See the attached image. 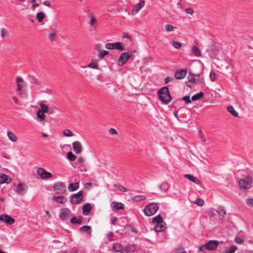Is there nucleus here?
<instances>
[{"label": "nucleus", "instance_id": "obj_1", "mask_svg": "<svg viewBox=\"0 0 253 253\" xmlns=\"http://www.w3.org/2000/svg\"><path fill=\"white\" fill-rule=\"evenodd\" d=\"M160 100L166 104L169 103L171 100L169 91L168 87H164L158 91Z\"/></svg>", "mask_w": 253, "mask_h": 253}, {"label": "nucleus", "instance_id": "obj_2", "mask_svg": "<svg viewBox=\"0 0 253 253\" xmlns=\"http://www.w3.org/2000/svg\"><path fill=\"white\" fill-rule=\"evenodd\" d=\"M158 210V205L155 203H151L145 207L144 212L146 216H150L154 215Z\"/></svg>", "mask_w": 253, "mask_h": 253}, {"label": "nucleus", "instance_id": "obj_3", "mask_svg": "<svg viewBox=\"0 0 253 253\" xmlns=\"http://www.w3.org/2000/svg\"><path fill=\"white\" fill-rule=\"evenodd\" d=\"M239 185L241 189H247L252 187V179L250 176H247L241 179L239 181Z\"/></svg>", "mask_w": 253, "mask_h": 253}, {"label": "nucleus", "instance_id": "obj_4", "mask_svg": "<svg viewBox=\"0 0 253 253\" xmlns=\"http://www.w3.org/2000/svg\"><path fill=\"white\" fill-rule=\"evenodd\" d=\"M53 190L57 194H63L66 192V186L63 183L57 182L54 184Z\"/></svg>", "mask_w": 253, "mask_h": 253}, {"label": "nucleus", "instance_id": "obj_5", "mask_svg": "<svg viewBox=\"0 0 253 253\" xmlns=\"http://www.w3.org/2000/svg\"><path fill=\"white\" fill-rule=\"evenodd\" d=\"M131 55V52L129 53L128 52H126L122 53L117 61L118 66L121 67L125 65Z\"/></svg>", "mask_w": 253, "mask_h": 253}, {"label": "nucleus", "instance_id": "obj_6", "mask_svg": "<svg viewBox=\"0 0 253 253\" xmlns=\"http://www.w3.org/2000/svg\"><path fill=\"white\" fill-rule=\"evenodd\" d=\"M219 245L217 240H210L204 245L205 249L208 251L215 250Z\"/></svg>", "mask_w": 253, "mask_h": 253}, {"label": "nucleus", "instance_id": "obj_7", "mask_svg": "<svg viewBox=\"0 0 253 253\" xmlns=\"http://www.w3.org/2000/svg\"><path fill=\"white\" fill-rule=\"evenodd\" d=\"M105 47L108 49H116L121 51L125 50V47L123 46L122 43L120 42L107 43L106 44Z\"/></svg>", "mask_w": 253, "mask_h": 253}, {"label": "nucleus", "instance_id": "obj_8", "mask_svg": "<svg viewBox=\"0 0 253 253\" xmlns=\"http://www.w3.org/2000/svg\"><path fill=\"white\" fill-rule=\"evenodd\" d=\"M83 195L82 191H79L76 194H74L71 197L70 201L72 204H78L83 199Z\"/></svg>", "mask_w": 253, "mask_h": 253}, {"label": "nucleus", "instance_id": "obj_9", "mask_svg": "<svg viewBox=\"0 0 253 253\" xmlns=\"http://www.w3.org/2000/svg\"><path fill=\"white\" fill-rule=\"evenodd\" d=\"M38 174L43 179H47L52 177V174L46 171L44 169L40 168L37 170Z\"/></svg>", "mask_w": 253, "mask_h": 253}, {"label": "nucleus", "instance_id": "obj_10", "mask_svg": "<svg viewBox=\"0 0 253 253\" xmlns=\"http://www.w3.org/2000/svg\"><path fill=\"white\" fill-rule=\"evenodd\" d=\"M0 220L7 225H12L15 222V219L13 218L6 214L0 215Z\"/></svg>", "mask_w": 253, "mask_h": 253}, {"label": "nucleus", "instance_id": "obj_11", "mask_svg": "<svg viewBox=\"0 0 253 253\" xmlns=\"http://www.w3.org/2000/svg\"><path fill=\"white\" fill-rule=\"evenodd\" d=\"M71 214V211L68 208L62 209L60 214V218L63 221L67 220L69 219Z\"/></svg>", "mask_w": 253, "mask_h": 253}, {"label": "nucleus", "instance_id": "obj_12", "mask_svg": "<svg viewBox=\"0 0 253 253\" xmlns=\"http://www.w3.org/2000/svg\"><path fill=\"white\" fill-rule=\"evenodd\" d=\"M27 188V186L25 183L20 182L16 185V190L15 191L19 194L23 195L26 193Z\"/></svg>", "mask_w": 253, "mask_h": 253}, {"label": "nucleus", "instance_id": "obj_13", "mask_svg": "<svg viewBox=\"0 0 253 253\" xmlns=\"http://www.w3.org/2000/svg\"><path fill=\"white\" fill-rule=\"evenodd\" d=\"M187 71L186 69H182L175 72L174 74L175 78L178 80L184 79L187 75Z\"/></svg>", "mask_w": 253, "mask_h": 253}, {"label": "nucleus", "instance_id": "obj_14", "mask_svg": "<svg viewBox=\"0 0 253 253\" xmlns=\"http://www.w3.org/2000/svg\"><path fill=\"white\" fill-rule=\"evenodd\" d=\"M184 177L188 180H190L191 181L193 182V183L201 186H202V182L200 180H199V179L194 176L193 175L189 174H185L184 175Z\"/></svg>", "mask_w": 253, "mask_h": 253}, {"label": "nucleus", "instance_id": "obj_15", "mask_svg": "<svg viewBox=\"0 0 253 253\" xmlns=\"http://www.w3.org/2000/svg\"><path fill=\"white\" fill-rule=\"evenodd\" d=\"M41 110L44 113L52 114L54 112V109L51 107H49L47 105L43 103L40 104Z\"/></svg>", "mask_w": 253, "mask_h": 253}, {"label": "nucleus", "instance_id": "obj_16", "mask_svg": "<svg viewBox=\"0 0 253 253\" xmlns=\"http://www.w3.org/2000/svg\"><path fill=\"white\" fill-rule=\"evenodd\" d=\"M12 181V179L10 176L4 174L0 173V183H10Z\"/></svg>", "mask_w": 253, "mask_h": 253}, {"label": "nucleus", "instance_id": "obj_17", "mask_svg": "<svg viewBox=\"0 0 253 253\" xmlns=\"http://www.w3.org/2000/svg\"><path fill=\"white\" fill-rule=\"evenodd\" d=\"M82 146L79 141H75L73 143V149L77 154H80L82 151Z\"/></svg>", "mask_w": 253, "mask_h": 253}, {"label": "nucleus", "instance_id": "obj_18", "mask_svg": "<svg viewBox=\"0 0 253 253\" xmlns=\"http://www.w3.org/2000/svg\"><path fill=\"white\" fill-rule=\"evenodd\" d=\"M16 81L17 83V91L19 92L18 94H21V91L22 89V88L24 84V81L22 78L19 77H17L16 78Z\"/></svg>", "mask_w": 253, "mask_h": 253}, {"label": "nucleus", "instance_id": "obj_19", "mask_svg": "<svg viewBox=\"0 0 253 253\" xmlns=\"http://www.w3.org/2000/svg\"><path fill=\"white\" fill-rule=\"evenodd\" d=\"M83 213L84 215H88L91 210H92V207L89 203H86L82 207Z\"/></svg>", "mask_w": 253, "mask_h": 253}, {"label": "nucleus", "instance_id": "obj_20", "mask_svg": "<svg viewBox=\"0 0 253 253\" xmlns=\"http://www.w3.org/2000/svg\"><path fill=\"white\" fill-rule=\"evenodd\" d=\"M145 1L144 0H141L138 4L136 5L135 7L133 8L132 10V13L133 14H136L144 6Z\"/></svg>", "mask_w": 253, "mask_h": 253}, {"label": "nucleus", "instance_id": "obj_21", "mask_svg": "<svg viewBox=\"0 0 253 253\" xmlns=\"http://www.w3.org/2000/svg\"><path fill=\"white\" fill-rule=\"evenodd\" d=\"M111 207L112 209H115L117 210H123L125 208V205L123 203L115 202L111 204Z\"/></svg>", "mask_w": 253, "mask_h": 253}, {"label": "nucleus", "instance_id": "obj_22", "mask_svg": "<svg viewBox=\"0 0 253 253\" xmlns=\"http://www.w3.org/2000/svg\"><path fill=\"white\" fill-rule=\"evenodd\" d=\"M37 120L40 122H43L46 118L44 113L40 109L37 112Z\"/></svg>", "mask_w": 253, "mask_h": 253}, {"label": "nucleus", "instance_id": "obj_23", "mask_svg": "<svg viewBox=\"0 0 253 253\" xmlns=\"http://www.w3.org/2000/svg\"><path fill=\"white\" fill-rule=\"evenodd\" d=\"M167 228L166 223L164 222L161 224H157L154 230L157 232H160L164 231Z\"/></svg>", "mask_w": 253, "mask_h": 253}, {"label": "nucleus", "instance_id": "obj_24", "mask_svg": "<svg viewBox=\"0 0 253 253\" xmlns=\"http://www.w3.org/2000/svg\"><path fill=\"white\" fill-rule=\"evenodd\" d=\"M52 200L53 201L60 203L61 204H64L66 202L67 199L66 198L64 197V196H53L52 198Z\"/></svg>", "mask_w": 253, "mask_h": 253}, {"label": "nucleus", "instance_id": "obj_25", "mask_svg": "<svg viewBox=\"0 0 253 253\" xmlns=\"http://www.w3.org/2000/svg\"><path fill=\"white\" fill-rule=\"evenodd\" d=\"M79 188V183L74 182L70 183L68 186V190L70 192H73L78 189Z\"/></svg>", "mask_w": 253, "mask_h": 253}, {"label": "nucleus", "instance_id": "obj_26", "mask_svg": "<svg viewBox=\"0 0 253 253\" xmlns=\"http://www.w3.org/2000/svg\"><path fill=\"white\" fill-rule=\"evenodd\" d=\"M83 222V217L79 216L78 217H73L71 219V222L73 224H81Z\"/></svg>", "mask_w": 253, "mask_h": 253}, {"label": "nucleus", "instance_id": "obj_27", "mask_svg": "<svg viewBox=\"0 0 253 253\" xmlns=\"http://www.w3.org/2000/svg\"><path fill=\"white\" fill-rule=\"evenodd\" d=\"M152 222L154 223L161 224L164 223L163 221V218L160 214L153 218Z\"/></svg>", "mask_w": 253, "mask_h": 253}, {"label": "nucleus", "instance_id": "obj_28", "mask_svg": "<svg viewBox=\"0 0 253 253\" xmlns=\"http://www.w3.org/2000/svg\"><path fill=\"white\" fill-rule=\"evenodd\" d=\"M227 111L234 117H238V113L236 111L234 107L232 105L227 107Z\"/></svg>", "mask_w": 253, "mask_h": 253}, {"label": "nucleus", "instance_id": "obj_29", "mask_svg": "<svg viewBox=\"0 0 253 253\" xmlns=\"http://www.w3.org/2000/svg\"><path fill=\"white\" fill-rule=\"evenodd\" d=\"M192 52L193 54L197 57H200L201 56V52L199 47L196 45L193 46Z\"/></svg>", "mask_w": 253, "mask_h": 253}, {"label": "nucleus", "instance_id": "obj_30", "mask_svg": "<svg viewBox=\"0 0 253 253\" xmlns=\"http://www.w3.org/2000/svg\"><path fill=\"white\" fill-rule=\"evenodd\" d=\"M123 249V246L119 243H115L113 247V250L115 252H121Z\"/></svg>", "mask_w": 253, "mask_h": 253}, {"label": "nucleus", "instance_id": "obj_31", "mask_svg": "<svg viewBox=\"0 0 253 253\" xmlns=\"http://www.w3.org/2000/svg\"><path fill=\"white\" fill-rule=\"evenodd\" d=\"M237 249V247L236 246H231L226 249L223 253H234Z\"/></svg>", "mask_w": 253, "mask_h": 253}, {"label": "nucleus", "instance_id": "obj_32", "mask_svg": "<svg viewBox=\"0 0 253 253\" xmlns=\"http://www.w3.org/2000/svg\"><path fill=\"white\" fill-rule=\"evenodd\" d=\"M204 93L203 92H200L197 94L194 95L192 97V101H197L201 99L202 97L204 96Z\"/></svg>", "mask_w": 253, "mask_h": 253}, {"label": "nucleus", "instance_id": "obj_33", "mask_svg": "<svg viewBox=\"0 0 253 253\" xmlns=\"http://www.w3.org/2000/svg\"><path fill=\"white\" fill-rule=\"evenodd\" d=\"M45 17V14L42 11L38 12L36 16V17L39 22H42L43 19H44Z\"/></svg>", "mask_w": 253, "mask_h": 253}, {"label": "nucleus", "instance_id": "obj_34", "mask_svg": "<svg viewBox=\"0 0 253 253\" xmlns=\"http://www.w3.org/2000/svg\"><path fill=\"white\" fill-rule=\"evenodd\" d=\"M7 136L9 139L12 142H15L17 141L16 136L13 132H8L7 133Z\"/></svg>", "mask_w": 253, "mask_h": 253}, {"label": "nucleus", "instance_id": "obj_35", "mask_svg": "<svg viewBox=\"0 0 253 253\" xmlns=\"http://www.w3.org/2000/svg\"><path fill=\"white\" fill-rule=\"evenodd\" d=\"M146 199V197L144 195H138L135 196L132 198V200L134 202H140L142 200H144Z\"/></svg>", "mask_w": 253, "mask_h": 253}, {"label": "nucleus", "instance_id": "obj_36", "mask_svg": "<svg viewBox=\"0 0 253 253\" xmlns=\"http://www.w3.org/2000/svg\"><path fill=\"white\" fill-rule=\"evenodd\" d=\"M80 232H88L89 233H91V227L88 225H85L81 227L80 228Z\"/></svg>", "mask_w": 253, "mask_h": 253}, {"label": "nucleus", "instance_id": "obj_37", "mask_svg": "<svg viewBox=\"0 0 253 253\" xmlns=\"http://www.w3.org/2000/svg\"><path fill=\"white\" fill-rule=\"evenodd\" d=\"M217 212L218 214L220 216H224L226 214V211H225L224 208L222 206L219 207L217 210Z\"/></svg>", "mask_w": 253, "mask_h": 253}, {"label": "nucleus", "instance_id": "obj_38", "mask_svg": "<svg viewBox=\"0 0 253 253\" xmlns=\"http://www.w3.org/2000/svg\"><path fill=\"white\" fill-rule=\"evenodd\" d=\"M87 67L92 69H98V65L97 62L92 61L90 62L87 66H84V68H85Z\"/></svg>", "mask_w": 253, "mask_h": 253}, {"label": "nucleus", "instance_id": "obj_39", "mask_svg": "<svg viewBox=\"0 0 253 253\" xmlns=\"http://www.w3.org/2000/svg\"><path fill=\"white\" fill-rule=\"evenodd\" d=\"M67 158L71 161H74L76 159V156L72 152H69L67 154Z\"/></svg>", "mask_w": 253, "mask_h": 253}, {"label": "nucleus", "instance_id": "obj_40", "mask_svg": "<svg viewBox=\"0 0 253 253\" xmlns=\"http://www.w3.org/2000/svg\"><path fill=\"white\" fill-rule=\"evenodd\" d=\"M88 17L90 18V20L89 22V24L92 27H95V23L96 22V19L95 17L91 16L90 15H88Z\"/></svg>", "mask_w": 253, "mask_h": 253}, {"label": "nucleus", "instance_id": "obj_41", "mask_svg": "<svg viewBox=\"0 0 253 253\" xmlns=\"http://www.w3.org/2000/svg\"><path fill=\"white\" fill-rule=\"evenodd\" d=\"M0 36L2 38H4L8 34L7 31L4 28H1L0 30Z\"/></svg>", "mask_w": 253, "mask_h": 253}, {"label": "nucleus", "instance_id": "obj_42", "mask_svg": "<svg viewBox=\"0 0 253 253\" xmlns=\"http://www.w3.org/2000/svg\"><path fill=\"white\" fill-rule=\"evenodd\" d=\"M109 54V51L107 50H103L101 51L100 53L98 54V57L100 59H102L103 57Z\"/></svg>", "mask_w": 253, "mask_h": 253}, {"label": "nucleus", "instance_id": "obj_43", "mask_svg": "<svg viewBox=\"0 0 253 253\" xmlns=\"http://www.w3.org/2000/svg\"><path fill=\"white\" fill-rule=\"evenodd\" d=\"M194 203L198 206H203L204 205V201L203 199L198 198L194 202Z\"/></svg>", "mask_w": 253, "mask_h": 253}, {"label": "nucleus", "instance_id": "obj_44", "mask_svg": "<svg viewBox=\"0 0 253 253\" xmlns=\"http://www.w3.org/2000/svg\"><path fill=\"white\" fill-rule=\"evenodd\" d=\"M64 135L67 137H71L73 136V133L70 130L68 129H65L63 132Z\"/></svg>", "mask_w": 253, "mask_h": 253}, {"label": "nucleus", "instance_id": "obj_45", "mask_svg": "<svg viewBox=\"0 0 253 253\" xmlns=\"http://www.w3.org/2000/svg\"><path fill=\"white\" fill-rule=\"evenodd\" d=\"M188 78V80H189V82L192 83H196V79H195V76H194V75L191 74L190 73H189Z\"/></svg>", "mask_w": 253, "mask_h": 253}, {"label": "nucleus", "instance_id": "obj_46", "mask_svg": "<svg viewBox=\"0 0 253 253\" xmlns=\"http://www.w3.org/2000/svg\"><path fill=\"white\" fill-rule=\"evenodd\" d=\"M173 29H174V27L172 25L167 24L165 26V30L167 32H171L173 30Z\"/></svg>", "mask_w": 253, "mask_h": 253}, {"label": "nucleus", "instance_id": "obj_47", "mask_svg": "<svg viewBox=\"0 0 253 253\" xmlns=\"http://www.w3.org/2000/svg\"><path fill=\"white\" fill-rule=\"evenodd\" d=\"M56 34L55 32L49 34V39L51 42L55 41L56 40Z\"/></svg>", "mask_w": 253, "mask_h": 253}, {"label": "nucleus", "instance_id": "obj_48", "mask_svg": "<svg viewBox=\"0 0 253 253\" xmlns=\"http://www.w3.org/2000/svg\"><path fill=\"white\" fill-rule=\"evenodd\" d=\"M126 228L127 229L128 231H130L131 232H134L135 233H137V231L134 229L131 225H127L126 226Z\"/></svg>", "mask_w": 253, "mask_h": 253}, {"label": "nucleus", "instance_id": "obj_49", "mask_svg": "<svg viewBox=\"0 0 253 253\" xmlns=\"http://www.w3.org/2000/svg\"><path fill=\"white\" fill-rule=\"evenodd\" d=\"M173 45L176 49H179L182 46V43L178 42H173Z\"/></svg>", "mask_w": 253, "mask_h": 253}, {"label": "nucleus", "instance_id": "obj_50", "mask_svg": "<svg viewBox=\"0 0 253 253\" xmlns=\"http://www.w3.org/2000/svg\"><path fill=\"white\" fill-rule=\"evenodd\" d=\"M199 136L201 139L202 142H205L206 140V138L204 137V134L203 133L202 130L199 129Z\"/></svg>", "mask_w": 253, "mask_h": 253}, {"label": "nucleus", "instance_id": "obj_51", "mask_svg": "<svg viewBox=\"0 0 253 253\" xmlns=\"http://www.w3.org/2000/svg\"><path fill=\"white\" fill-rule=\"evenodd\" d=\"M210 78L211 81H215L216 79V74L213 72H211L210 73Z\"/></svg>", "mask_w": 253, "mask_h": 253}, {"label": "nucleus", "instance_id": "obj_52", "mask_svg": "<svg viewBox=\"0 0 253 253\" xmlns=\"http://www.w3.org/2000/svg\"><path fill=\"white\" fill-rule=\"evenodd\" d=\"M182 100L185 101L186 103H190L191 102V100L190 98L189 95H186L182 98Z\"/></svg>", "mask_w": 253, "mask_h": 253}, {"label": "nucleus", "instance_id": "obj_53", "mask_svg": "<svg viewBox=\"0 0 253 253\" xmlns=\"http://www.w3.org/2000/svg\"><path fill=\"white\" fill-rule=\"evenodd\" d=\"M185 12L186 13L192 15L194 13V10L191 7H188L185 9Z\"/></svg>", "mask_w": 253, "mask_h": 253}, {"label": "nucleus", "instance_id": "obj_54", "mask_svg": "<svg viewBox=\"0 0 253 253\" xmlns=\"http://www.w3.org/2000/svg\"><path fill=\"white\" fill-rule=\"evenodd\" d=\"M246 203L248 206L253 207V199H247Z\"/></svg>", "mask_w": 253, "mask_h": 253}, {"label": "nucleus", "instance_id": "obj_55", "mask_svg": "<svg viewBox=\"0 0 253 253\" xmlns=\"http://www.w3.org/2000/svg\"><path fill=\"white\" fill-rule=\"evenodd\" d=\"M235 242L241 244L244 243V240L240 237H236L235 239Z\"/></svg>", "mask_w": 253, "mask_h": 253}, {"label": "nucleus", "instance_id": "obj_56", "mask_svg": "<svg viewBox=\"0 0 253 253\" xmlns=\"http://www.w3.org/2000/svg\"><path fill=\"white\" fill-rule=\"evenodd\" d=\"M109 132L110 134H111L112 135H115V134H118L117 130L114 128H110L109 130Z\"/></svg>", "mask_w": 253, "mask_h": 253}, {"label": "nucleus", "instance_id": "obj_57", "mask_svg": "<svg viewBox=\"0 0 253 253\" xmlns=\"http://www.w3.org/2000/svg\"><path fill=\"white\" fill-rule=\"evenodd\" d=\"M117 188L120 191H122V192H125L127 191V189L125 187H124L123 186H122L121 185H117Z\"/></svg>", "mask_w": 253, "mask_h": 253}, {"label": "nucleus", "instance_id": "obj_58", "mask_svg": "<svg viewBox=\"0 0 253 253\" xmlns=\"http://www.w3.org/2000/svg\"><path fill=\"white\" fill-rule=\"evenodd\" d=\"M173 79L169 76H168L165 79V83L166 84H168L170 81H172Z\"/></svg>", "mask_w": 253, "mask_h": 253}, {"label": "nucleus", "instance_id": "obj_59", "mask_svg": "<svg viewBox=\"0 0 253 253\" xmlns=\"http://www.w3.org/2000/svg\"><path fill=\"white\" fill-rule=\"evenodd\" d=\"M111 223L113 225H115L117 221V218L116 217H113L111 219Z\"/></svg>", "mask_w": 253, "mask_h": 253}, {"label": "nucleus", "instance_id": "obj_60", "mask_svg": "<svg viewBox=\"0 0 253 253\" xmlns=\"http://www.w3.org/2000/svg\"><path fill=\"white\" fill-rule=\"evenodd\" d=\"M101 48V45L100 44H97L95 46V49L97 51H100Z\"/></svg>", "mask_w": 253, "mask_h": 253}, {"label": "nucleus", "instance_id": "obj_61", "mask_svg": "<svg viewBox=\"0 0 253 253\" xmlns=\"http://www.w3.org/2000/svg\"><path fill=\"white\" fill-rule=\"evenodd\" d=\"M39 6V3L35 2V3H33L32 7V9L34 10L36 7H38Z\"/></svg>", "mask_w": 253, "mask_h": 253}, {"label": "nucleus", "instance_id": "obj_62", "mask_svg": "<svg viewBox=\"0 0 253 253\" xmlns=\"http://www.w3.org/2000/svg\"><path fill=\"white\" fill-rule=\"evenodd\" d=\"M205 249L204 245H202L199 248L198 251L199 252H203Z\"/></svg>", "mask_w": 253, "mask_h": 253}, {"label": "nucleus", "instance_id": "obj_63", "mask_svg": "<svg viewBox=\"0 0 253 253\" xmlns=\"http://www.w3.org/2000/svg\"><path fill=\"white\" fill-rule=\"evenodd\" d=\"M77 161H78V162L79 163H80V164H83V162H84V159L83 158L80 157V158H79L78 159Z\"/></svg>", "mask_w": 253, "mask_h": 253}, {"label": "nucleus", "instance_id": "obj_64", "mask_svg": "<svg viewBox=\"0 0 253 253\" xmlns=\"http://www.w3.org/2000/svg\"><path fill=\"white\" fill-rule=\"evenodd\" d=\"M43 4L45 5V6H50V3L49 1H45L43 2Z\"/></svg>", "mask_w": 253, "mask_h": 253}]
</instances>
